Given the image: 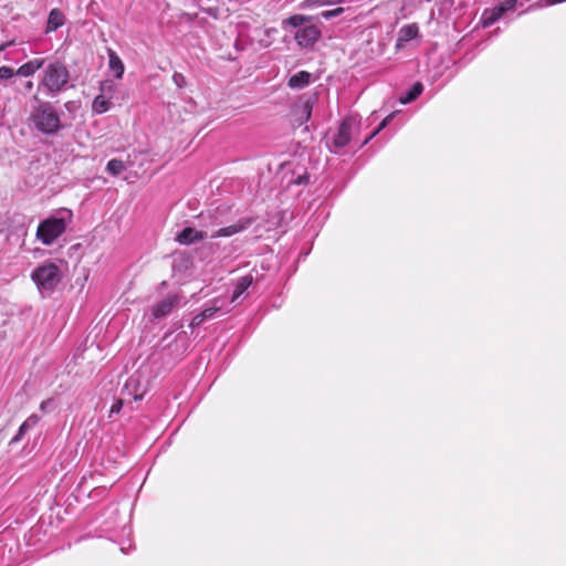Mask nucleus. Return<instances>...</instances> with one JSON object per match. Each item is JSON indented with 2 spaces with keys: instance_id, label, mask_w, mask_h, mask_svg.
<instances>
[{
  "instance_id": "f257e3e1",
  "label": "nucleus",
  "mask_w": 566,
  "mask_h": 566,
  "mask_svg": "<svg viewBox=\"0 0 566 566\" xmlns=\"http://www.w3.org/2000/svg\"><path fill=\"white\" fill-rule=\"evenodd\" d=\"M312 17L294 14L283 20L282 28L290 32L302 49L313 46L321 38L319 25L313 23Z\"/></svg>"
},
{
  "instance_id": "f03ea898",
  "label": "nucleus",
  "mask_w": 566,
  "mask_h": 566,
  "mask_svg": "<svg viewBox=\"0 0 566 566\" xmlns=\"http://www.w3.org/2000/svg\"><path fill=\"white\" fill-rule=\"evenodd\" d=\"M72 221L73 212L70 209H61L39 223L35 238L43 245H52L65 233Z\"/></svg>"
},
{
  "instance_id": "7ed1b4c3",
  "label": "nucleus",
  "mask_w": 566,
  "mask_h": 566,
  "mask_svg": "<svg viewBox=\"0 0 566 566\" xmlns=\"http://www.w3.org/2000/svg\"><path fill=\"white\" fill-rule=\"evenodd\" d=\"M70 72L64 63L54 61L49 63L39 83V88H43L46 95L54 97L69 87Z\"/></svg>"
},
{
  "instance_id": "20e7f679",
  "label": "nucleus",
  "mask_w": 566,
  "mask_h": 566,
  "mask_svg": "<svg viewBox=\"0 0 566 566\" xmlns=\"http://www.w3.org/2000/svg\"><path fill=\"white\" fill-rule=\"evenodd\" d=\"M36 105L31 113V120L35 128L43 134H54L61 128L59 114L50 102H43L34 96Z\"/></svg>"
},
{
  "instance_id": "39448f33",
  "label": "nucleus",
  "mask_w": 566,
  "mask_h": 566,
  "mask_svg": "<svg viewBox=\"0 0 566 566\" xmlns=\"http://www.w3.org/2000/svg\"><path fill=\"white\" fill-rule=\"evenodd\" d=\"M31 277L42 294L51 293L61 282L62 271L57 264L45 262L33 270Z\"/></svg>"
},
{
  "instance_id": "423d86ee",
  "label": "nucleus",
  "mask_w": 566,
  "mask_h": 566,
  "mask_svg": "<svg viewBox=\"0 0 566 566\" xmlns=\"http://www.w3.org/2000/svg\"><path fill=\"white\" fill-rule=\"evenodd\" d=\"M359 130V124L358 122L353 117L345 118L338 129L337 133L333 136L329 148L332 151L338 154L340 149L346 147L353 136L358 133Z\"/></svg>"
},
{
  "instance_id": "0eeeda50",
  "label": "nucleus",
  "mask_w": 566,
  "mask_h": 566,
  "mask_svg": "<svg viewBox=\"0 0 566 566\" xmlns=\"http://www.w3.org/2000/svg\"><path fill=\"white\" fill-rule=\"evenodd\" d=\"M181 302V296L178 295V294H170L168 295L167 297H165L164 300L157 302L154 306H153V316L156 318V319H159V318H163V317H166L167 315H169L172 310L178 306Z\"/></svg>"
},
{
  "instance_id": "6e6552de",
  "label": "nucleus",
  "mask_w": 566,
  "mask_h": 566,
  "mask_svg": "<svg viewBox=\"0 0 566 566\" xmlns=\"http://www.w3.org/2000/svg\"><path fill=\"white\" fill-rule=\"evenodd\" d=\"M207 231L196 230L191 227L184 228L177 235L176 241L182 245H190L208 238Z\"/></svg>"
},
{
  "instance_id": "1a4fd4ad",
  "label": "nucleus",
  "mask_w": 566,
  "mask_h": 566,
  "mask_svg": "<svg viewBox=\"0 0 566 566\" xmlns=\"http://www.w3.org/2000/svg\"><path fill=\"white\" fill-rule=\"evenodd\" d=\"M251 224H252V220L251 219H241L238 222H235L234 224H231V226H228V227H223V228H220V229H218L216 231H212L210 233V238L217 239V238H221V237H224V238L232 237V235H234L237 233H240V232L244 231Z\"/></svg>"
},
{
  "instance_id": "9d476101",
  "label": "nucleus",
  "mask_w": 566,
  "mask_h": 566,
  "mask_svg": "<svg viewBox=\"0 0 566 566\" xmlns=\"http://www.w3.org/2000/svg\"><path fill=\"white\" fill-rule=\"evenodd\" d=\"M503 17V9L497 6L494 8H486L483 10L480 23L483 28H489Z\"/></svg>"
},
{
  "instance_id": "9b49d317",
  "label": "nucleus",
  "mask_w": 566,
  "mask_h": 566,
  "mask_svg": "<svg viewBox=\"0 0 566 566\" xmlns=\"http://www.w3.org/2000/svg\"><path fill=\"white\" fill-rule=\"evenodd\" d=\"M419 28L417 24H407L403 25L398 32V39L396 43V48L400 49L403 43L409 42L418 36Z\"/></svg>"
},
{
  "instance_id": "f8f14e48",
  "label": "nucleus",
  "mask_w": 566,
  "mask_h": 566,
  "mask_svg": "<svg viewBox=\"0 0 566 566\" xmlns=\"http://www.w3.org/2000/svg\"><path fill=\"white\" fill-rule=\"evenodd\" d=\"M312 82V74L307 71H300L290 76L287 85L293 90L306 87Z\"/></svg>"
},
{
  "instance_id": "ddd939ff",
  "label": "nucleus",
  "mask_w": 566,
  "mask_h": 566,
  "mask_svg": "<svg viewBox=\"0 0 566 566\" xmlns=\"http://www.w3.org/2000/svg\"><path fill=\"white\" fill-rule=\"evenodd\" d=\"M65 18L63 12L60 9H52L49 13L48 23H46V32L56 31L64 24Z\"/></svg>"
},
{
  "instance_id": "4468645a",
  "label": "nucleus",
  "mask_w": 566,
  "mask_h": 566,
  "mask_svg": "<svg viewBox=\"0 0 566 566\" xmlns=\"http://www.w3.org/2000/svg\"><path fill=\"white\" fill-rule=\"evenodd\" d=\"M44 65V59H33L17 70V75L31 76Z\"/></svg>"
},
{
  "instance_id": "2eb2a0df",
  "label": "nucleus",
  "mask_w": 566,
  "mask_h": 566,
  "mask_svg": "<svg viewBox=\"0 0 566 566\" xmlns=\"http://www.w3.org/2000/svg\"><path fill=\"white\" fill-rule=\"evenodd\" d=\"M108 66L117 78L123 77L125 71L124 63L122 62L120 57L116 54V52L113 50H108Z\"/></svg>"
},
{
  "instance_id": "dca6fc26",
  "label": "nucleus",
  "mask_w": 566,
  "mask_h": 566,
  "mask_svg": "<svg viewBox=\"0 0 566 566\" xmlns=\"http://www.w3.org/2000/svg\"><path fill=\"white\" fill-rule=\"evenodd\" d=\"M252 282L253 277L251 275L240 277L235 283L230 302H235L251 286Z\"/></svg>"
},
{
  "instance_id": "f3484780",
  "label": "nucleus",
  "mask_w": 566,
  "mask_h": 566,
  "mask_svg": "<svg viewBox=\"0 0 566 566\" xmlns=\"http://www.w3.org/2000/svg\"><path fill=\"white\" fill-rule=\"evenodd\" d=\"M112 106V99L105 94L97 95L92 103V111L95 114L106 113Z\"/></svg>"
},
{
  "instance_id": "a211bd4d",
  "label": "nucleus",
  "mask_w": 566,
  "mask_h": 566,
  "mask_svg": "<svg viewBox=\"0 0 566 566\" xmlns=\"http://www.w3.org/2000/svg\"><path fill=\"white\" fill-rule=\"evenodd\" d=\"M423 91V85L420 82H416L412 87L399 97L400 104H408L415 101Z\"/></svg>"
},
{
  "instance_id": "6ab92c4d",
  "label": "nucleus",
  "mask_w": 566,
  "mask_h": 566,
  "mask_svg": "<svg viewBox=\"0 0 566 566\" xmlns=\"http://www.w3.org/2000/svg\"><path fill=\"white\" fill-rule=\"evenodd\" d=\"M124 168V163L119 159H111L106 165L107 172L113 176H118L122 174Z\"/></svg>"
},
{
  "instance_id": "aec40b11",
  "label": "nucleus",
  "mask_w": 566,
  "mask_h": 566,
  "mask_svg": "<svg viewBox=\"0 0 566 566\" xmlns=\"http://www.w3.org/2000/svg\"><path fill=\"white\" fill-rule=\"evenodd\" d=\"M101 94H105L108 98L112 99L115 93V84L111 80L103 81L99 86Z\"/></svg>"
},
{
  "instance_id": "412c9836",
  "label": "nucleus",
  "mask_w": 566,
  "mask_h": 566,
  "mask_svg": "<svg viewBox=\"0 0 566 566\" xmlns=\"http://www.w3.org/2000/svg\"><path fill=\"white\" fill-rule=\"evenodd\" d=\"M218 303H219L218 300L213 301L212 305L207 306L201 312V314H202V316L205 317L206 321L212 318L218 311L222 310V305H218Z\"/></svg>"
},
{
  "instance_id": "4be33fe9",
  "label": "nucleus",
  "mask_w": 566,
  "mask_h": 566,
  "mask_svg": "<svg viewBox=\"0 0 566 566\" xmlns=\"http://www.w3.org/2000/svg\"><path fill=\"white\" fill-rule=\"evenodd\" d=\"M313 104H314V99L313 98H307L301 106V118L303 120H308L310 117H311V113H312V109H313Z\"/></svg>"
},
{
  "instance_id": "5701e85b",
  "label": "nucleus",
  "mask_w": 566,
  "mask_h": 566,
  "mask_svg": "<svg viewBox=\"0 0 566 566\" xmlns=\"http://www.w3.org/2000/svg\"><path fill=\"white\" fill-rule=\"evenodd\" d=\"M395 116V113H391L389 114L388 116H386L382 122L379 124V126L377 127V129L368 137L366 138L361 146L366 145L375 135H377L380 130H382L389 123L390 120L394 118Z\"/></svg>"
},
{
  "instance_id": "b1692460",
  "label": "nucleus",
  "mask_w": 566,
  "mask_h": 566,
  "mask_svg": "<svg viewBox=\"0 0 566 566\" xmlns=\"http://www.w3.org/2000/svg\"><path fill=\"white\" fill-rule=\"evenodd\" d=\"M395 116V113H391L389 114L388 116H386L382 122L379 124V126L377 127V129L368 137L366 138L361 146L366 145L375 135H377L380 130H382L389 123L390 120L394 118Z\"/></svg>"
},
{
  "instance_id": "393cba45",
  "label": "nucleus",
  "mask_w": 566,
  "mask_h": 566,
  "mask_svg": "<svg viewBox=\"0 0 566 566\" xmlns=\"http://www.w3.org/2000/svg\"><path fill=\"white\" fill-rule=\"evenodd\" d=\"M344 12L343 8H336L333 10H325L319 13V17L325 20H329L340 15Z\"/></svg>"
},
{
  "instance_id": "a878e982",
  "label": "nucleus",
  "mask_w": 566,
  "mask_h": 566,
  "mask_svg": "<svg viewBox=\"0 0 566 566\" xmlns=\"http://www.w3.org/2000/svg\"><path fill=\"white\" fill-rule=\"evenodd\" d=\"M14 74H17V71H14L12 67L10 66H1L0 67V81H3V80H9L11 78Z\"/></svg>"
},
{
  "instance_id": "bb28decb",
  "label": "nucleus",
  "mask_w": 566,
  "mask_h": 566,
  "mask_svg": "<svg viewBox=\"0 0 566 566\" xmlns=\"http://www.w3.org/2000/svg\"><path fill=\"white\" fill-rule=\"evenodd\" d=\"M172 81L178 88H184L187 85V80L184 74L175 72L172 74Z\"/></svg>"
},
{
  "instance_id": "cd10ccee",
  "label": "nucleus",
  "mask_w": 566,
  "mask_h": 566,
  "mask_svg": "<svg viewBox=\"0 0 566 566\" xmlns=\"http://www.w3.org/2000/svg\"><path fill=\"white\" fill-rule=\"evenodd\" d=\"M200 217H201V219L205 221V223H203V224H205L206 227H209V226H218V224H220V222L217 220V218L214 217V214H213V213H211V212H208L207 214H203V213H202Z\"/></svg>"
},
{
  "instance_id": "c85d7f7f",
  "label": "nucleus",
  "mask_w": 566,
  "mask_h": 566,
  "mask_svg": "<svg viewBox=\"0 0 566 566\" xmlns=\"http://www.w3.org/2000/svg\"><path fill=\"white\" fill-rule=\"evenodd\" d=\"M308 6H329L343 3L345 0H306Z\"/></svg>"
},
{
  "instance_id": "c756f323",
  "label": "nucleus",
  "mask_w": 566,
  "mask_h": 566,
  "mask_svg": "<svg viewBox=\"0 0 566 566\" xmlns=\"http://www.w3.org/2000/svg\"><path fill=\"white\" fill-rule=\"evenodd\" d=\"M518 0H504L497 7L503 9V14L515 9Z\"/></svg>"
},
{
  "instance_id": "7c9ffc66",
  "label": "nucleus",
  "mask_w": 566,
  "mask_h": 566,
  "mask_svg": "<svg viewBox=\"0 0 566 566\" xmlns=\"http://www.w3.org/2000/svg\"><path fill=\"white\" fill-rule=\"evenodd\" d=\"M40 421V417L35 413L31 415L25 419L23 422L24 427H27L29 430L33 427H35Z\"/></svg>"
},
{
  "instance_id": "2f4dec72",
  "label": "nucleus",
  "mask_w": 566,
  "mask_h": 566,
  "mask_svg": "<svg viewBox=\"0 0 566 566\" xmlns=\"http://www.w3.org/2000/svg\"><path fill=\"white\" fill-rule=\"evenodd\" d=\"M55 405H54V400L53 399H46V400H43L40 405V410L42 412H50L54 409Z\"/></svg>"
},
{
  "instance_id": "473e14b6",
  "label": "nucleus",
  "mask_w": 566,
  "mask_h": 566,
  "mask_svg": "<svg viewBox=\"0 0 566 566\" xmlns=\"http://www.w3.org/2000/svg\"><path fill=\"white\" fill-rule=\"evenodd\" d=\"M28 430L29 429L22 423L18 430V433L12 438L11 443L19 442Z\"/></svg>"
},
{
  "instance_id": "72a5a7b5",
  "label": "nucleus",
  "mask_w": 566,
  "mask_h": 566,
  "mask_svg": "<svg viewBox=\"0 0 566 566\" xmlns=\"http://www.w3.org/2000/svg\"><path fill=\"white\" fill-rule=\"evenodd\" d=\"M205 321H206V319H205V317L202 316V314H201V313H199V314H197V315L192 318V321H191V323H190V326H191V327H198V326H200Z\"/></svg>"
},
{
  "instance_id": "f704fd0d",
  "label": "nucleus",
  "mask_w": 566,
  "mask_h": 566,
  "mask_svg": "<svg viewBox=\"0 0 566 566\" xmlns=\"http://www.w3.org/2000/svg\"><path fill=\"white\" fill-rule=\"evenodd\" d=\"M122 407H123V401L120 399L116 400L111 407V410H109L111 416L114 413H118L122 410Z\"/></svg>"
},
{
  "instance_id": "c9c22d12",
  "label": "nucleus",
  "mask_w": 566,
  "mask_h": 566,
  "mask_svg": "<svg viewBox=\"0 0 566 566\" xmlns=\"http://www.w3.org/2000/svg\"><path fill=\"white\" fill-rule=\"evenodd\" d=\"M7 45H8L7 43L0 44V51H3L7 48Z\"/></svg>"
},
{
  "instance_id": "e433bc0d",
  "label": "nucleus",
  "mask_w": 566,
  "mask_h": 566,
  "mask_svg": "<svg viewBox=\"0 0 566 566\" xmlns=\"http://www.w3.org/2000/svg\"><path fill=\"white\" fill-rule=\"evenodd\" d=\"M32 86H33V83H32V82H28V83H27V88H28V90H31V88H32Z\"/></svg>"
},
{
  "instance_id": "4c0bfd02",
  "label": "nucleus",
  "mask_w": 566,
  "mask_h": 566,
  "mask_svg": "<svg viewBox=\"0 0 566 566\" xmlns=\"http://www.w3.org/2000/svg\"><path fill=\"white\" fill-rule=\"evenodd\" d=\"M142 399V396H135V400H140Z\"/></svg>"
}]
</instances>
